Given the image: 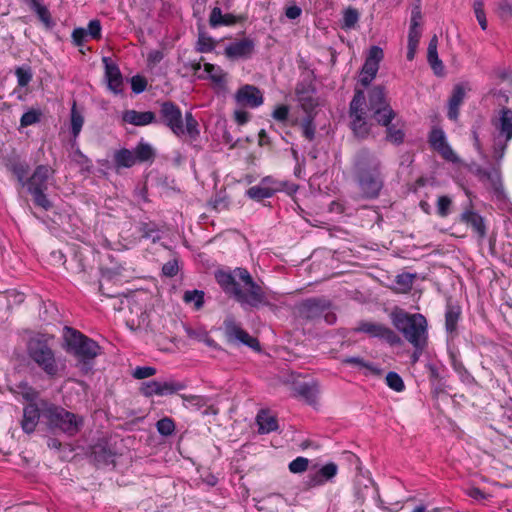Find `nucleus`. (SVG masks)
Returning a JSON list of instances; mask_svg holds the SVG:
<instances>
[{"label":"nucleus","mask_w":512,"mask_h":512,"mask_svg":"<svg viewBox=\"0 0 512 512\" xmlns=\"http://www.w3.org/2000/svg\"><path fill=\"white\" fill-rule=\"evenodd\" d=\"M215 279L221 289L244 309L271 305L265 291L253 280L246 268L237 267L233 271L219 270L215 273Z\"/></svg>","instance_id":"1"},{"label":"nucleus","mask_w":512,"mask_h":512,"mask_svg":"<svg viewBox=\"0 0 512 512\" xmlns=\"http://www.w3.org/2000/svg\"><path fill=\"white\" fill-rule=\"evenodd\" d=\"M353 178L361 199H377L384 186L380 160L370 151L360 150L355 156Z\"/></svg>","instance_id":"2"},{"label":"nucleus","mask_w":512,"mask_h":512,"mask_svg":"<svg viewBox=\"0 0 512 512\" xmlns=\"http://www.w3.org/2000/svg\"><path fill=\"white\" fill-rule=\"evenodd\" d=\"M159 123L181 137L188 135L191 141H196L200 135L199 124L191 112H186L183 118L181 109L172 101H165L160 104Z\"/></svg>","instance_id":"3"},{"label":"nucleus","mask_w":512,"mask_h":512,"mask_svg":"<svg viewBox=\"0 0 512 512\" xmlns=\"http://www.w3.org/2000/svg\"><path fill=\"white\" fill-rule=\"evenodd\" d=\"M393 326L411 345L428 342V323L420 313H408L403 309H395L391 315Z\"/></svg>","instance_id":"4"},{"label":"nucleus","mask_w":512,"mask_h":512,"mask_svg":"<svg viewBox=\"0 0 512 512\" xmlns=\"http://www.w3.org/2000/svg\"><path fill=\"white\" fill-rule=\"evenodd\" d=\"M29 358L49 377L54 378L64 369V364L58 361L48 340L44 336H34L27 343Z\"/></svg>","instance_id":"5"},{"label":"nucleus","mask_w":512,"mask_h":512,"mask_svg":"<svg viewBox=\"0 0 512 512\" xmlns=\"http://www.w3.org/2000/svg\"><path fill=\"white\" fill-rule=\"evenodd\" d=\"M41 412L50 427L69 436L77 434L83 425L82 417L47 401H41Z\"/></svg>","instance_id":"6"},{"label":"nucleus","mask_w":512,"mask_h":512,"mask_svg":"<svg viewBox=\"0 0 512 512\" xmlns=\"http://www.w3.org/2000/svg\"><path fill=\"white\" fill-rule=\"evenodd\" d=\"M53 174L54 170L50 166L39 165L24 183L28 192L32 195L34 203L44 210H49L52 207L45 191L48 189V183Z\"/></svg>","instance_id":"7"},{"label":"nucleus","mask_w":512,"mask_h":512,"mask_svg":"<svg viewBox=\"0 0 512 512\" xmlns=\"http://www.w3.org/2000/svg\"><path fill=\"white\" fill-rule=\"evenodd\" d=\"M63 339L66 351L81 360L92 359L99 353L100 347L95 341L73 328H64Z\"/></svg>","instance_id":"8"},{"label":"nucleus","mask_w":512,"mask_h":512,"mask_svg":"<svg viewBox=\"0 0 512 512\" xmlns=\"http://www.w3.org/2000/svg\"><path fill=\"white\" fill-rule=\"evenodd\" d=\"M331 302L323 297H313L303 300L298 306L299 317L308 321H314L321 317L329 325H333L336 320V314L331 311Z\"/></svg>","instance_id":"9"},{"label":"nucleus","mask_w":512,"mask_h":512,"mask_svg":"<svg viewBox=\"0 0 512 512\" xmlns=\"http://www.w3.org/2000/svg\"><path fill=\"white\" fill-rule=\"evenodd\" d=\"M368 105L371 118L375 120L377 124H387L391 118L397 117V113L387 101L385 88L383 86H374L369 91Z\"/></svg>","instance_id":"10"},{"label":"nucleus","mask_w":512,"mask_h":512,"mask_svg":"<svg viewBox=\"0 0 512 512\" xmlns=\"http://www.w3.org/2000/svg\"><path fill=\"white\" fill-rule=\"evenodd\" d=\"M354 331L384 340L391 346H398L402 344L400 336L391 328L381 323L360 321L357 327L354 328Z\"/></svg>","instance_id":"11"},{"label":"nucleus","mask_w":512,"mask_h":512,"mask_svg":"<svg viewBox=\"0 0 512 512\" xmlns=\"http://www.w3.org/2000/svg\"><path fill=\"white\" fill-rule=\"evenodd\" d=\"M255 46L253 39L245 37L229 43L224 49V55L231 61L248 60L255 53Z\"/></svg>","instance_id":"12"},{"label":"nucleus","mask_w":512,"mask_h":512,"mask_svg":"<svg viewBox=\"0 0 512 512\" xmlns=\"http://www.w3.org/2000/svg\"><path fill=\"white\" fill-rule=\"evenodd\" d=\"M428 142L431 148L438 152L443 159L452 163L459 161L458 156L447 143L445 133L441 128H432L428 136Z\"/></svg>","instance_id":"13"},{"label":"nucleus","mask_w":512,"mask_h":512,"mask_svg":"<svg viewBox=\"0 0 512 512\" xmlns=\"http://www.w3.org/2000/svg\"><path fill=\"white\" fill-rule=\"evenodd\" d=\"M225 335L230 342L239 341L240 343L254 349L259 350L260 344L257 338L250 336L243 330L236 321L229 317L224 321Z\"/></svg>","instance_id":"14"},{"label":"nucleus","mask_w":512,"mask_h":512,"mask_svg":"<svg viewBox=\"0 0 512 512\" xmlns=\"http://www.w3.org/2000/svg\"><path fill=\"white\" fill-rule=\"evenodd\" d=\"M235 101L238 105L248 108H257L263 104V94L254 85L246 84L241 86L235 93Z\"/></svg>","instance_id":"15"},{"label":"nucleus","mask_w":512,"mask_h":512,"mask_svg":"<svg viewBox=\"0 0 512 512\" xmlns=\"http://www.w3.org/2000/svg\"><path fill=\"white\" fill-rule=\"evenodd\" d=\"M105 66V80L108 89L114 94L123 92V77L117 64L109 57L102 59Z\"/></svg>","instance_id":"16"},{"label":"nucleus","mask_w":512,"mask_h":512,"mask_svg":"<svg viewBox=\"0 0 512 512\" xmlns=\"http://www.w3.org/2000/svg\"><path fill=\"white\" fill-rule=\"evenodd\" d=\"M156 158V149L143 138L130 150V166L136 163L152 164Z\"/></svg>","instance_id":"17"},{"label":"nucleus","mask_w":512,"mask_h":512,"mask_svg":"<svg viewBox=\"0 0 512 512\" xmlns=\"http://www.w3.org/2000/svg\"><path fill=\"white\" fill-rule=\"evenodd\" d=\"M315 94L316 89L312 82H300L297 84L296 95L302 108L306 112L312 111L318 105Z\"/></svg>","instance_id":"18"},{"label":"nucleus","mask_w":512,"mask_h":512,"mask_svg":"<svg viewBox=\"0 0 512 512\" xmlns=\"http://www.w3.org/2000/svg\"><path fill=\"white\" fill-rule=\"evenodd\" d=\"M492 125L498 136L509 142L512 139V110L507 107L500 109L499 116L492 119Z\"/></svg>","instance_id":"19"},{"label":"nucleus","mask_w":512,"mask_h":512,"mask_svg":"<svg viewBox=\"0 0 512 512\" xmlns=\"http://www.w3.org/2000/svg\"><path fill=\"white\" fill-rule=\"evenodd\" d=\"M460 221L470 226L477 238L482 241L486 237V225L484 218L473 210H465L460 215Z\"/></svg>","instance_id":"20"},{"label":"nucleus","mask_w":512,"mask_h":512,"mask_svg":"<svg viewBox=\"0 0 512 512\" xmlns=\"http://www.w3.org/2000/svg\"><path fill=\"white\" fill-rule=\"evenodd\" d=\"M40 416H42L41 406L38 407L34 403L27 404L23 409V419L21 421L23 431L28 434L34 432Z\"/></svg>","instance_id":"21"},{"label":"nucleus","mask_w":512,"mask_h":512,"mask_svg":"<svg viewBox=\"0 0 512 512\" xmlns=\"http://www.w3.org/2000/svg\"><path fill=\"white\" fill-rule=\"evenodd\" d=\"M466 92L462 84H457L452 90V94L448 101L447 116L450 120H457L459 116V108L463 103Z\"/></svg>","instance_id":"22"},{"label":"nucleus","mask_w":512,"mask_h":512,"mask_svg":"<svg viewBox=\"0 0 512 512\" xmlns=\"http://www.w3.org/2000/svg\"><path fill=\"white\" fill-rule=\"evenodd\" d=\"M396 118H391L387 124H380L386 128L385 140L394 145H401L405 140V132L403 130V124Z\"/></svg>","instance_id":"23"},{"label":"nucleus","mask_w":512,"mask_h":512,"mask_svg":"<svg viewBox=\"0 0 512 512\" xmlns=\"http://www.w3.org/2000/svg\"><path fill=\"white\" fill-rule=\"evenodd\" d=\"M238 22V17L227 13L223 14L220 7H214L209 16V25L211 28L220 26H233Z\"/></svg>","instance_id":"24"},{"label":"nucleus","mask_w":512,"mask_h":512,"mask_svg":"<svg viewBox=\"0 0 512 512\" xmlns=\"http://www.w3.org/2000/svg\"><path fill=\"white\" fill-rule=\"evenodd\" d=\"M460 316V306L448 302L445 311V329L447 333L453 334L454 332H456Z\"/></svg>","instance_id":"25"},{"label":"nucleus","mask_w":512,"mask_h":512,"mask_svg":"<svg viewBox=\"0 0 512 512\" xmlns=\"http://www.w3.org/2000/svg\"><path fill=\"white\" fill-rule=\"evenodd\" d=\"M278 191H281V187L263 186L260 184L250 187L246 194L250 199L261 201L272 197Z\"/></svg>","instance_id":"26"},{"label":"nucleus","mask_w":512,"mask_h":512,"mask_svg":"<svg viewBox=\"0 0 512 512\" xmlns=\"http://www.w3.org/2000/svg\"><path fill=\"white\" fill-rule=\"evenodd\" d=\"M296 393L304 398L309 404H315L317 396L319 394L318 385L314 382L311 383H300L295 386Z\"/></svg>","instance_id":"27"},{"label":"nucleus","mask_w":512,"mask_h":512,"mask_svg":"<svg viewBox=\"0 0 512 512\" xmlns=\"http://www.w3.org/2000/svg\"><path fill=\"white\" fill-rule=\"evenodd\" d=\"M261 434H267L278 429L276 417L270 415L267 411L261 410L256 418Z\"/></svg>","instance_id":"28"},{"label":"nucleus","mask_w":512,"mask_h":512,"mask_svg":"<svg viewBox=\"0 0 512 512\" xmlns=\"http://www.w3.org/2000/svg\"><path fill=\"white\" fill-rule=\"evenodd\" d=\"M204 70L208 74L209 79L219 87H225L227 83V73L214 64L205 63Z\"/></svg>","instance_id":"29"},{"label":"nucleus","mask_w":512,"mask_h":512,"mask_svg":"<svg viewBox=\"0 0 512 512\" xmlns=\"http://www.w3.org/2000/svg\"><path fill=\"white\" fill-rule=\"evenodd\" d=\"M156 115L152 111H136L130 109V124L135 126H146L157 123Z\"/></svg>","instance_id":"30"},{"label":"nucleus","mask_w":512,"mask_h":512,"mask_svg":"<svg viewBox=\"0 0 512 512\" xmlns=\"http://www.w3.org/2000/svg\"><path fill=\"white\" fill-rule=\"evenodd\" d=\"M7 168L17 177L18 181L24 186L29 166L26 162L20 161L17 157H12L7 162Z\"/></svg>","instance_id":"31"},{"label":"nucleus","mask_w":512,"mask_h":512,"mask_svg":"<svg viewBox=\"0 0 512 512\" xmlns=\"http://www.w3.org/2000/svg\"><path fill=\"white\" fill-rule=\"evenodd\" d=\"M114 453L103 444L92 447L91 456L98 464H109L113 462Z\"/></svg>","instance_id":"32"},{"label":"nucleus","mask_w":512,"mask_h":512,"mask_svg":"<svg viewBox=\"0 0 512 512\" xmlns=\"http://www.w3.org/2000/svg\"><path fill=\"white\" fill-rule=\"evenodd\" d=\"M366 115H357L350 117L351 128L354 134L360 138H366L370 133V124L366 121Z\"/></svg>","instance_id":"33"},{"label":"nucleus","mask_w":512,"mask_h":512,"mask_svg":"<svg viewBox=\"0 0 512 512\" xmlns=\"http://www.w3.org/2000/svg\"><path fill=\"white\" fill-rule=\"evenodd\" d=\"M365 94L362 90H356L353 99L350 102L349 115L350 117L357 115H366L364 110Z\"/></svg>","instance_id":"34"},{"label":"nucleus","mask_w":512,"mask_h":512,"mask_svg":"<svg viewBox=\"0 0 512 512\" xmlns=\"http://www.w3.org/2000/svg\"><path fill=\"white\" fill-rule=\"evenodd\" d=\"M379 70V65L375 62L365 60L361 70L360 82L364 87H367L372 80L376 77Z\"/></svg>","instance_id":"35"},{"label":"nucleus","mask_w":512,"mask_h":512,"mask_svg":"<svg viewBox=\"0 0 512 512\" xmlns=\"http://www.w3.org/2000/svg\"><path fill=\"white\" fill-rule=\"evenodd\" d=\"M138 228L142 238L150 239L153 243L161 239V232L153 222L140 223Z\"/></svg>","instance_id":"36"},{"label":"nucleus","mask_w":512,"mask_h":512,"mask_svg":"<svg viewBox=\"0 0 512 512\" xmlns=\"http://www.w3.org/2000/svg\"><path fill=\"white\" fill-rule=\"evenodd\" d=\"M186 388V384L181 381L168 380L159 382V396L171 395Z\"/></svg>","instance_id":"37"},{"label":"nucleus","mask_w":512,"mask_h":512,"mask_svg":"<svg viewBox=\"0 0 512 512\" xmlns=\"http://www.w3.org/2000/svg\"><path fill=\"white\" fill-rule=\"evenodd\" d=\"M359 17L360 14L356 8L348 7L343 12L341 28L344 30H351L355 28L357 22L359 21Z\"/></svg>","instance_id":"38"},{"label":"nucleus","mask_w":512,"mask_h":512,"mask_svg":"<svg viewBox=\"0 0 512 512\" xmlns=\"http://www.w3.org/2000/svg\"><path fill=\"white\" fill-rule=\"evenodd\" d=\"M253 501L255 502V508L258 511L267 510V509L272 510L273 507L275 506L274 504L282 501V496L280 494L273 493V494H269L259 500L256 498H253Z\"/></svg>","instance_id":"39"},{"label":"nucleus","mask_w":512,"mask_h":512,"mask_svg":"<svg viewBox=\"0 0 512 512\" xmlns=\"http://www.w3.org/2000/svg\"><path fill=\"white\" fill-rule=\"evenodd\" d=\"M183 301L187 304L193 303L194 308L199 310L204 305V292L202 290H187L184 292Z\"/></svg>","instance_id":"40"},{"label":"nucleus","mask_w":512,"mask_h":512,"mask_svg":"<svg viewBox=\"0 0 512 512\" xmlns=\"http://www.w3.org/2000/svg\"><path fill=\"white\" fill-rule=\"evenodd\" d=\"M215 48V41L212 37L203 32H199L198 40L196 43V51L200 53H208Z\"/></svg>","instance_id":"41"},{"label":"nucleus","mask_w":512,"mask_h":512,"mask_svg":"<svg viewBox=\"0 0 512 512\" xmlns=\"http://www.w3.org/2000/svg\"><path fill=\"white\" fill-rule=\"evenodd\" d=\"M477 175L481 180L490 182L495 190L498 189V186L500 185V175L497 170L479 168L477 170Z\"/></svg>","instance_id":"42"},{"label":"nucleus","mask_w":512,"mask_h":512,"mask_svg":"<svg viewBox=\"0 0 512 512\" xmlns=\"http://www.w3.org/2000/svg\"><path fill=\"white\" fill-rule=\"evenodd\" d=\"M84 123L83 116L77 111L76 103H73L71 109V132L74 138L78 137Z\"/></svg>","instance_id":"43"},{"label":"nucleus","mask_w":512,"mask_h":512,"mask_svg":"<svg viewBox=\"0 0 512 512\" xmlns=\"http://www.w3.org/2000/svg\"><path fill=\"white\" fill-rule=\"evenodd\" d=\"M385 380H386L387 386L396 392H402L405 389L403 379L396 372H393V371L388 372Z\"/></svg>","instance_id":"44"},{"label":"nucleus","mask_w":512,"mask_h":512,"mask_svg":"<svg viewBox=\"0 0 512 512\" xmlns=\"http://www.w3.org/2000/svg\"><path fill=\"white\" fill-rule=\"evenodd\" d=\"M157 431L162 436H170L175 431V423L169 417H164L156 423Z\"/></svg>","instance_id":"45"},{"label":"nucleus","mask_w":512,"mask_h":512,"mask_svg":"<svg viewBox=\"0 0 512 512\" xmlns=\"http://www.w3.org/2000/svg\"><path fill=\"white\" fill-rule=\"evenodd\" d=\"M17 82L20 87L27 86L32 80L33 74L31 68L28 66L17 67L15 70Z\"/></svg>","instance_id":"46"},{"label":"nucleus","mask_w":512,"mask_h":512,"mask_svg":"<svg viewBox=\"0 0 512 512\" xmlns=\"http://www.w3.org/2000/svg\"><path fill=\"white\" fill-rule=\"evenodd\" d=\"M41 116L42 113L40 110L30 109L22 115L20 119V125L21 127H28L30 125L36 124L40 121Z\"/></svg>","instance_id":"47"},{"label":"nucleus","mask_w":512,"mask_h":512,"mask_svg":"<svg viewBox=\"0 0 512 512\" xmlns=\"http://www.w3.org/2000/svg\"><path fill=\"white\" fill-rule=\"evenodd\" d=\"M157 369L153 366H137L131 372V375L138 380L147 379L154 376Z\"/></svg>","instance_id":"48"},{"label":"nucleus","mask_w":512,"mask_h":512,"mask_svg":"<svg viewBox=\"0 0 512 512\" xmlns=\"http://www.w3.org/2000/svg\"><path fill=\"white\" fill-rule=\"evenodd\" d=\"M32 9L36 12L39 19L46 25L50 26V13L48 9L43 6L40 0H32Z\"/></svg>","instance_id":"49"},{"label":"nucleus","mask_w":512,"mask_h":512,"mask_svg":"<svg viewBox=\"0 0 512 512\" xmlns=\"http://www.w3.org/2000/svg\"><path fill=\"white\" fill-rule=\"evenodd\" d=\"M148 81L142 75H135L130 78V89L135 94H140L144 92L147 88Z\"/></svg>","instance_id":"50"},{"label":"nucleus","mask_w":512,"mask_h":512,"mask_svg":"<svg viewBox=\"0 0 512 512\" xmlns=\"http://www.w3.org/2000/svg\"><path fill=\"white\" fill-rule=\"evenodd\" d=\"M427 60L435 74L439 75L443 71V63L438 57L437 50L427 49Z\"/></svg>","instance_id":"51"},{"label":"nucleus","mask_w":512,"mask_h":512,"mask_svg":"<svg viewBox=\"0 0 512 512\" xmlns=\"http://www.w3.org/2000/svg\"><path fill=\"white\" fill-rule=\"evenodd\" d=\"M452 200L450 197L443 195L437 199V214L440 217H447L450 214Z\"/></svg>","instance_id":"52"},{"label":"nucleus","mask_w":512,"mask_h":512,"mask_svg":"<svg viewBox=\"0 0 512 512\" xmlns=\"http://www.w3.org/2000/svg\"><path fill=\"white\" fill-rule=\"evenodd\" d=\"M342 363L352 365L358 368H365L370 371L376 370L371 362H367L363 358L357 356L346 357L342 360Z\"/></svg>","instance_id":"53"},{"label":"nucleus","mask_w":512,"mask_h":512,"mask_svg":"<svg viewBox=\"0 0 512 512\" xmlns=\"http://www.w3.org/2000/svg\"><path fill=\"white\" fill-rule=\"evenodd\" d=\"M320 476L325 482L332 480L338 472V466L334 462H329L318 469Z\"/></svg>","instance_id":"54"},{"label":"nucleus","mask_w":512,"mask_h":512,"mask_svg":"<svg viewBox=\"0 0 512 512\" xmlns=\"http://www.w3.org/2000/svg\"><path fill=\"white\" fill-rule=\"evenodd\" d=\"M139 389L141 394L146 397H151L153 395L159 396V381L151 380L143 382Z\"/></svg>","instance_id":"55"},{"label":"nucleus","mask_w":512,"mask_h":512,"mask_svg":"<svg viewBox=\"0 0 512 512\" xmlns=\"http://www.w3.org/2000/svg\"><path fill=\"white\" fill-rule=\"evenodd\" d=\"M309 460L305 457H297L289 463V470L292 473H302L308 469Z\"/></svg>","instance_id":"56"},{"label":"nucleus","mask_w":512,"mask_h":512,"mask_svg":"<svg viewBox=\"0 0 512 512\" xmlns=\"http://www.w3.org/2000/svg\"><path fill=\"white\" fill-rule=\"evenodd\" d=\"M88 37L87 30L82 27L75 28L71 35L72 42L77 47L83 46L87 42Z\"/></svg>","instance_id":"57"},{"label":"nucleus","mask_w":512,"mask_h":512,"mask_svg":"<svg viewBox=\"0 0 512 512\" xmlns=\"http://www.w3.org/2000/svg\"><path fill=\"white\" fill-rule=\"evenodd\" d=\"M303 136L312 141L315 136V125L313 124V119L311 117L305 118L301 123Z\"/></svg>","instance_id":"58"},{"label":"nucleus","mask_w":512,"mask_h":512,"mask_svg":"<svg viewBox=\"0 0 512 512\" xmlns=\"http://www.w3.org/2000/svg\"><path fill=\"white\" fill-rule=\"evenodd\" d=\"M179 271V264L176 258L169 260L162 267V274L166 277H174Z\"/></svg>","instance_id":"59"},{"label":"nucleus","mask_w":512,"mask_h":512,"mask_svg":"<svg viewBox=\"0 0 512 512\" xmlns=\"http://www.w3.org/2000/svg\"><path fill=\"white\" fill-rule=\"evenodd\" d=\"M326 482L324 481V479L320 476V473L319 471H315L314 473H309L307 475V478L304 482L305 486L307 488H314V487H318V486H322L324 485Z\"/></svg>","instance_id":"60"},{"label":"nucleus","mask_w":512,"mask_h":512,"mask_svg":"<svg viewBox=\"0 0 512 512\" xmlns=\"http://www.w3.org/2000/svg\"><path fill=\"white\" fill-rule=\"evenodd\" d=\"M86 30H87L90 38H92L94 40H98L101 38L102 27H101V23L99 20H97V19L91 20L88 23Z\"/></svg>","instance_id":"61"},{"label":"nucleus","mask_w":512,"mask_h":512,"mask_svg":"<svg viewBox=\"0 0 512 512\" xmlns=\"http://www.w3.org/2000/svg\"><path fill=\"white\" fill-rule=\"evenodd\" d=\"M384 57V52L382 48L379 46H372L368 52V55L365 60L375 62L376 64H380Z\"/></svg>","instance_id":"62"},{"label":"nucleus","mask_w":512,"mask_h":512,"mask_svg":"<svg viewBox=\"0 0 512 512\" xmlns=\"http://www.w3.org/2000/svg\"><path fill=\"white\" fill-rule=\"evenodd\" d=\"M415 275L410 273H402L396 276V283L406 289H410L413 285Z\"/></svg>","instance_id":"63"},{"label":"nucleus","mask_w":512,"mask_h":512,"mask_svg":"<svg viewBox=\"0 0 512 512\" xmlns=\"http://www.w3.org/2000/svg\"><path fill=\"white\" fill-rule=\"evenodd\" d=\"M497 10L501 17H512V2L500 0L497 5Z\"/></svg>","instance_id":"64"}]
</instances>
